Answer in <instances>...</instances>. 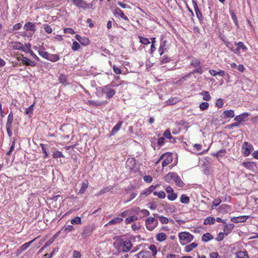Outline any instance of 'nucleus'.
<instances>
[{
    "instance_id": "1",
    "label": "nucleus",
    "mask_w": 258,
    "mask_h": 258,
    "mask_svg": "<svg viewBox=\"0 0 258 258\" xmlns=\"http://www.w3.org/2000/svg\"><path fill=\"white\" fill-rule=\"evenodd\" d=\"M165 181L169 183H172L173 181L176 186L182 187L184 186L185 183L181 180L180 177L175 172H169L164 177Z\"/></svg>"
},
{
    "instance_id": "2",
    "label": "nucleus",
    "mask_w": 258,
    "mask_h": 258,
    "mask_svg": "<svg viewBox=\"0 0 258 258\" xmlns=\"http://www.w3.org/2000/svg\"><path fill=\"white\" fill-rule=\"evenodd\" d=\"M180 243L181 245H185L194 239V236L188 232H181L178 233Z\"/></svg>"
},
{
    "instance_id": "3",
    "label": "nucleus",
    "mask_w": 258,
    "mask_h": 258,
    "mask_svg": "<svg viewBox=\"0 0 258 258\" xmlns=\"http://www.w3.org/2000/svg\"><path fill=\"white\" fill-rule=\"evenodd\" d=\"M162 160H163L162 167L164 168L172 162V155L169 152H166L160 156L158 160L156 162L155 164H157L158 163H159V162Z\"/></svg>"
},
{
    "instance_id": "4",
    "label": "nucleus",
    "mask_w": 258,
    "mask_h": 258,
    "mask_svg": "<svg viewBox=\"0 0 258 258\" xmlns=\"http://www.w3.org/2000/svg\"><path fill=\"white\" fill-rule=\"evenodd\" d=\"M158 225L157 219L152 217H149L145 221V226L147 230L150 231H153Z\"/></svg>"
},
{
    "instance_id": "5",
    "label": "nucleus",
    "mask_w": 258,
    "mask_h": 258,
    "mask_svg": "<svg viewBox=\"0 0 258 258\" xmlns=\"http://www.w3.org/2000/svg\"><path fill=\"white\" fill-rule=\"evenodd\" d=\"M190 66L195 68L192 71V73L203 74V71L201 66V62L198 58L193 57L190 63Z\"/></svg>"
},
{
    "instance_id": "6",
    "label": "nucleus",
    "mask_w": 258,
    "mask_h": 258,
    "mask_svg": "<svg viewBox=\"0 0 258 258\" xmlns=\"http://www.w3.org/2000/svg\"><path fill=\"white\" fill-rule=\"evenodd\" d=\"M115 244L121 247L122 250L124 252H126L130 251L131 247L133 246L132 243L130 240H126L124 241L120 240L118 241H116Z\"/></svg>"
},
{
    "instance_id": "7",
    "label": "nucleus",
    "mask_w": 258,
    "mask_h": 258,
    "mask_svg": "<svg viewBox=\"0 0 258 258\" xmlns=\"http://www.w3.org/2000/svg\"><path fill=\"white\" fill-rule=\"evenodd\" d=\"M101 91L106 94V98L110 99L115 94L114 89H112L109 85L101 87Z\"/></svg>"
},
{
    "instance_id": "8",
    "label": "nucleus",
    "mask_w": 258,
    "mask_h": 258,
    "mask_svg": "<svg viewBox=\"0 0 258 258\" xmlns=\"http://www.w3.org/2000/svg\"><path fill=\"white\" fill-rule=\"evenodd\" d=\"M253 149V146L250 143L247 142H244L241 147L242 153L244 156L247 157L250 155Z\"/></svg>"
},
{
    "instance_id": "9",
    "label": "nucleus",
    "mask_w": 258,
    "mask_h": 258,
    "mask_svg": "<svg viewBox=\"0 0 258 258\" xmlns=\"http://www.w3.org/2000/svg\"><path fill=\"white\" fill-rule=\"evenodd\" d=\"M165 190L168 194L167 199L168 200L173 201L177 199V194L174 191L173 188L170 185H168Z\"/></svg>"
},
{
    "instance_id": "10",
    "label": "nucleus",
    "mask_w": 258,
    "mask_h": 258,
    "mask_svg": "<svg viewBox=\"0 0 258 258\" xmlns=\"http://www.w3.org/2000/svg\"><path fill=\"white\" fill-rule=\"evenodd\" d=\"M113 14L116 18L120 17L125 21H129L128 18L125 15L123 11L119 8H115L113 11Z\"/></svg>"
},
{
    "instance_id": "11",
    "label": "nucleus",
    "mask_w": 258,
    "mask_h": 258,
    "mask_svg": "<svg viewBox=\"0 0 258 258\" xmlns=\"http://www.w3.org/2000/svg\"><path fill=\"white\" fill-rule=\"evenodd\" d=\"M95 226L94 225H89L86 226L82 233V236L84 237H87L90 236L95 229Z\"/></svg>"
},
{
    "instance_id": "12",
    "label": "nucleus",
    "mask_w": 258,
    "mask_h": 258,
    "mask_svg": "<svg viewBox=\"0 0 258 258\" xmlns=\"http://www.w3.org/2000/svg\"><path fill=\"white\" fill-rule=\"evenodd\" d=\"M72 2L74 5L83 9H89L91 6L90 4H88L83 0H72Z\"/></svg>"
},
{
    "instance_id": "13",
    "label": "nucleus",
    "mask_w": 258,
    "mask_h": 258,
    "mask_svg": "<svg viewBox=\"0 0 258 258\" xmlns=\"http://www.w3.org/2000/svg\"><path fill=\"white\" fill-rule=\"evenodd\" d=\"M137 162L135 159L133 158H128L126 161V167L131 171H136L135 169Z\"/></svg>"
},
{
    "instance_id": "14",
    "label": "nucleus",
    "mask_w": 258,
    "mask_h": 258,
    "mask_svg": "<svg viewBox=\"0 0 258 258\" xmlns=\"http://www.w3.org/2000/svg\"><path fill=\"white\" fill-rule=\"evenodd\" d=\"M242 165L247 169L253 172L256 170L257 168L256 163L253 161L244 162L242 163Z\"/></svg>"
},
{
    "instance_id": "15",
    "label": "nucleus",
    "mask_w": 258,
    "mask_h": 258,
    "mask_svg": "<svg viewBox=\"0 0 258 258\" xmlns=\"http://www.w3.org/2000/svg\"><path fill=\"white\" fill-rule=\"evenodd\" d=\"M11 47L14 50H20L24 52H27V50L24 48L23 43L20 42H12L10 43Z\"/></svg>"
},
{
    "instance_id": "16",
    "label": "nucleus",
    "mask_w": 258,
    "mask_h": 258,
    "mask_svg": "<svg viewBox=\"0 0 258 258\" xmlns=\"http://www.w3.org/2000/svg\"><path fill=\"white\" fill-rule=\"evenodd\" d=\"M40 237V236H38V237H37L36 238H34V239H33L32 240L30 241H29L28 242H26L24 244H23L22 245H21L20 247H19L17 250V252L20 254L21 253H22V252H23L24 250H25L26 249H27L30 245V244L31 243H32L36 239H37L38 238H39Z\"/></svg>"
},
{
    "instance_id": "17",
    "label": "nucleus",
    "mask_w": 258,
    "mask_h": 258,
    "mask_svg": "<svg viewBox=\"0 0 258 258\" xmlns=\"http://www.w3.org/2000/svg\"><path fill=\"white\" fill-rule=\"evenodd\" d=\"M75 38L83 46L88 45L90 43V41L88 38L82 37L79 34H76Z\"/></svg>"
},
{
    "instance_id": "18",
    "label": "nucleus",
    "mask_w": 258,
    "mask_h": 258,
    "mask_svg": "<svg viewBox=\"0 0 258 258\" xmlns=\"http://www.w3.org/2000/svg\"><path fill=\"white\" fill-rule=\"evenodd\" d=\"M234 44L237 46L234 49V53H238L240 49H242L243 51H245L247 50V47L242 42H235Z\"/></svg>"
},
{
    "instance_id": "19",
    "label": "nucleus",
    "mask_w": 258,
    "mask_h": 258,
    "mask_svg": "<svg viewBox=\"0 0 258 258\" xmlns=\"http://www.w3.org/2000/svg\"><path fill=\"white\" fill-rule=\"evenodd\" d=\"M22 57L21 58V61H22V63L27 66H31V67H35L36 66V63L33 61L31 60L30 59L28 58L27 57L23 56V55H22Z\"/></svg>"
},
{
    "instance_id": "20",
    "label": "nucleus",
    "mask_w": 258,
    "mask_h": 258,
    "mask_svg": "<svg viewBox=\"0 0 258 258\" xmlns=\"http://www.w3.org/2000/svg\"><path fill=\"white\" fill-rule=\"evenodd\" d=\"M250 115V114L248 112H244L241 114L236 116L234 118V120L238 121L239 123L242 122H244L246 120V117Z\"/></svg>"
},
{
    "instance_id": "21",
    "label": "nucleus",
    "mask_w": 258,
    "mask_h": 258,
    "mask_svg": "<svg viewBox=\"0 0 258 258\" xmlns=\"http://www.w3.org/2000/svg\"><path fill=\"white\" fill-rule=\"evenodd\" d=\"M24 29L26 31H30L33 32V33L36 31V27L34 23L32 22H27L24 26Z\"/></svg>"
},
{
    "instance_id": "22",
    "label": "nucleus",
    "mask_w": 258,
    "mask_h": 258,
    "mask_svg": "<svg viewBox=\"0 0 258 258\" xmlns=\"http://www.w3.org/2000/svg\"><path fill=\"white\" fill-rule=\"evenodd\" d=\"M164 36L162 35L161 36V43L159 48V52L160 55H162L165 51V46L166 45V40H163Z\"/></svg>"
},
{
    "instance_id": "23",
    "label": "nucleus",
    "mask_w": 258,
    "mask_h": 258,
    "mask_svg": "<svg viewBox=\"0 0 258 258\" xmlns=\"http://www.w3.org/2000/svg\"><path fill=\"white\" fill-rule=\"evenodd\" d=\"M248 217L247 216H241L237 217H233L231 219V220L232 222L235 223L244 222L246 221Z\"/></svg>"
},
{
    "instance_id": "24",
    "label": "nucleus",
    "mask_w": 258,
    "mask_h": 258,
    "mask_svg": "<svg viewBox=\"0 0 258 258\" xmlns=\"http://www.w3.org/2000/svg\"><path fill=\"white\" fill-rule=\"evenodd\" d=\"M122 121H119L117 124L113 127L111 132L110 133V136L114 135L121 128L122 124Z\"/></svg>"
},
{
    "instance_id": "25",
    "label": "nucleus",
    "mask_w": 258,
    "mask_h": 258,
    "mask_svg": "<svg viewBox=\"0 0 258 258\" xmlns=\"http://www.w3.org/2000/svg\"><path fill=\"white\" fill-rule=\"evenodd\" d=\"M227 153V151L225 149H221L216 152L211 153L213 156L218 157H223L225 156Z\"/></svg>"
},
{
    "instance_id": "26",
    "label": "nucleus",
    "mask_w": 258,
    "mask_h": 258,
    "mask_svg": "<svg viewBox=\"0 0 258 258\" xmlns=\"http://www.w3.org/2000/svg\"><path fill=\"white\" fill-rule=\"evenodd\" d=\"M151 256V253L147 250H141L137 254L138 258H149Z\"/></svg>"
},
{
    "instance_id": "27",
    "label": "nucleus",
    "mask_w": 258,
    "mask_h": 258,
    "mask_svg": "<svg viewBox=\"0 0 258 258\" xmlns=\"http://www.w3.org/2000/svg\"><path fill=\"white\" fill-rule=\"evenodd\" d=\"M234 227L233 224H226L224 228V231L226 235L230 233Z\"/></svg>"
},
{
    "instance_id": "28",
    "label": "nucleus",
    "mask_w": 258,
    "mask_h": 258,
    "mask_svg": "<svg viewBox=\"0 0 258 258\" xmlns=\"http://www.w3.org/2000/svg\"><path fill=\"white\" fill-rule=\"evenodd\" d=\"M58 80L59 83L62 84L64 86H67L68 84V83L67 82V77L65 75L63 74H60L58 78Z\"/></svg>"
},
{
    "instance_id": "29",
    "label": "nucleus",
    "mask_w": 258,
    "mask_h": 258,
    "mask_svg": "<svg viewBox=\"0 0 258 258\" xmlns=\"http://www.w3.org/2000/svg\"><path fill=\"white\" fill-rule=\"evenodd\" d=\"M123 221V219L120 217H115L111 220L107 224V225H115L121 223Z\"/></svg>"
},
{
    "instance_id": "30",
    "label": "nucleus",
    "mask_w": 258,
    "mask_h": 258,
    "mask_svg": "<svg viewBox=\"0 0 258 258\" xmlns=\"http://www.w3.org/2000/svg\"><path fill=\"white\" fill-rule=\"evenodd\" d=\"M215 223V219L213 217H208L205 219L204 221V224L205 225H211L214 224Z\"/></svg>"
},
{
    "instance_id": "31",
    "label": "nucleus",
    "mask_w": 258,
    "mask_h": 258,
    "mask_svg": "<svg viewBox=\"0 0 258 258\" xmlns=\"http://www.w3.org/2000/svg\"><path fill=\"white\" fill-rule=\"evenodd\" d=\"M13 119H14L13 113L12 111H11L8 115L6 126H12Z\"/></svg>"
},
{
    "instance_id": "32",
    "label": "nucleus",
    "mask_w": 258,
    "mask_h": 258,
    "mask_svg": "<svg viewBox=\"0 0 258 258\" xmlns=\"http://www.w3.org/2000/svg\"><path fill=\"white\" fill-rule=\"evenodd\" d=\"M198 246L196 242H192L184 247V250L186 252H189Z\"/></svg>"
},
{
    "instance_id": "33",
    "label": "nucleus",
    "mask_w": 258,
    "mask_h": 258,
    "mask_svg": "<svg viewBox=\"0 0 258 258\" xmlns=\"http://www.w3.org/2000/svg\"><path fill=\"white\" fill-rule=\"evenodd\" d=\"M60 59L59 55L49 53L47 59L52 62H56Z\"/></svg>"
},
{
    "instance_id": "34",
    "label": "nucleus",
    "mask_w": 258,
    "mask_h": 258,
    "mask_svg": "<svg viewBox=\"0 0 258 258\" xmlns=\"http://www.w3.org/2000/svg\"><path fill=\"white\" fill-rule=\"evenodd\" d=\"M236 254L238 258H249L248 254L246 250L238 251Z\"/></svg>"
},
{
    "instance_id": "35",
    "label": "nucleus",
    "mask_w": 258,
    "mask_h": 258,
    "mask_svg": "<svg viewBox=\"0 0 258 258\" xmlns=\"http://www.w3.org/2000/svg\"><path fill=\"white\" fill-rule=\"evenodd\" d=\"M167 236L165 233L163 232L158 233L156 236V239L157 241L162 242L166 239Z\"/></svg>"
},
{
    "instance_id": "36",
    "label": "nucleus",
    "mask_w": 258,
    "mask_h": 258,
    "mask_svg": "<svg viewBox=\"0 0 258 258\" xmlns=\"http://www.w3.org/2000/svg\"><path fill=\"white\" fill-rule=\"evenodd\" d=\"M213 236L210 233H206L204 234L202 237V239L204 242H208L213 239Z\"/></svg>"
},
{
    "instance_id": "37",
    "label": "nucleus",
    "mask_w": 258,
    "mask_h": 258,
    "mask_svg": "<svg viewBox=\"0 0 258 258\" xmlns=\"http://www.w3.org/2000/svg\"><path fill=\"white\" fill-rule=\"evenodd\" d=\"M180 201L182 204H188L190 201V198L185 194H182L180 198Z\"/></svg>"
},
{
    "instance_id": "38",
    "label": "nucleus",
    "mask_w": 258,
    "mask_h": 258,
    "mask_svg": "<svg viewBox=\"0 0 258 258\" xmlns=\"http://www.w3.org/2000/svg\"><path fill=\"white\" fill-rule=\"evenodd\" d=\"M201 94L203 96V100L205 101H210L211 99V96L209 93L207 91H203Z\"/></svg>"
},
{
    "instance_id": "39",
    "label": "nucleus",
    "mask_w": 258,
    "mask_h": 258,
    "mask_svg": "<svg viewBox=\"0 0 258 258\" xmlns=\"http://www.w3.org/2000/svg\"><path fill=\"white\" fill-rule=\"evenodd\" d=\"M154 215L157 216L160 222L163 224H167L169 222L168 218L166 217L163 216H158L157 214H155Z\"/></svg>"
},
{
    "instance_id": "40",
    "label": "nucleus",
    "mask_w": 258,
    "mask_h": 258,
    "mask_svg": "<svg viewBox=\"0 0 258 258\" xmlns=\"http://www.w3.org/2000/svg\"><path fill=\"white\" fill-rule=\"evenodd\" d=\"M223 115L226 117L232 118L234 116V110L232 109L225 110L223 112Z\"/></svg>"
},
{
    "instance_id": "41",
    "label": "nucleus",
    "mask_w": 258,
    "mask_h": 258,
    "mask_svg": "<svg viewBox=\"0 0 258 258\" xmlns=\"http://www.w3.org/2000/svg\"><path fill=\"white\" fill-rule=\"evenodd\" d=\"M194 8L195 11V13L196 14L197 17L199 19H200L201 18H202V15L199 9L198 6L196 3H194Z\"/></svg>"
},
{
    "instance_id": "42",
    "label": "nucleus",
    "mask_w": 258,
    "mask_h": 258,
    "mask_svg": "<svg viewBox=\"0 0 258 258\" xmlns=\"http://www.w3.org/2000/svg\"><path fill=\"white\" fill-rule=\"evenodd\" d=\"M179 101V99L177 97L171 98L167 101V104L168 105H174Z\"/></svg>"
},
{
    "instance_id": "43",
    "label": "nucleus",
    "mask_w": 258,
    "mask_h": 258,
    "mask_svg": "<svg viewBox=\"0 0 258 258\" xmlns=\"http://www.w3.org/2000/svg\"><path fill=\"white\" fill-rule=\"evenodd\" d=\"M153 195L154 196H157L160 199H164L166 197L165 192L164 191H154Z\"/></svg>"
},
{
    "instance_id": "44",
    "label": "nucleus",
    "mask_w": 258,
    "mask_h": 258,
    "mask_svg": "<svg viewBox=\"0 0 258 258\" xmlns=\"http://www.w3.org/2000/svg\"><path fill=\"white\" fill-rule=\"evenodd\" d=\"M139 38L140 39V42L142 44L148 45L150 43V41L147 38L139 36Z\"/></svg>"
},
{
    "instance_id": "45",
    "label": "nucleus",
    "mask_w": 258,
    "mask_h": 258,
    "mask_svg": "<svg viewBox=\"0 0 258 258\" xmlns=\"http://www.w3.org/2000/svg\"><path fill=\"white\" fill-rule=\"evenodd\" d=\"M88 181L86 182H83L82 184L81 187L79 190V193L80 194H84L87 188H88Z\"/></svg>"
},
{
    "instance_id": "46",
    "label": "nucleus",
    "mask_w": 258,
    "mask_h": 258,
    "mask_svg": "<svg viewBox=\"0 0 258 258\" xmlns=\"http://www.w3.org/2000/svg\"><path fill=\"white\" fill-rule=\"evenodd\" d=\"M38 54L43 58H44L47 59L48 57L49 56V53L47 51H45L42 50H38Z\"/></svg>"
},
{
    "instance_id": "47",
    "label": "nucleus",
    "mask_w": 258,
    "mask_h": 258,
    "mask_svg": "<svg viewBox=\"0 0 258 258\" xmlns=\"http://www.w3.org/2000/svg\"><path fill=\"white\" fill-rule=\"evenodd\" d=\"M52 157L53 158L56 159V158H61V157L63 158V157H64V156L61 152L58 151H56L53 153Z\"/></svg>"
},
{
    "instance_id": "48",
    "label": "nucleus",
    "mask_w": 258,
    "mask_h": 258,
    "mask_svg": "<svg viewBox=\"0 0 258 258\" xmlns=\"http://www.w3.org/2000/svg\"><path fill=\"white\" fill-rule=\"evenodd\" d=\"M86 104L89 105H94L96 106H98L101 105L102 103L99 101H95L94 100H88Z\"/></svg>"
},
{
    "instance_id": "49",
    "label": "nucleus",
    "mask_w": 258,
    "mask_h": 258,
    "mask_svg": "<svg viewBox=\"0 0 258 258\" xmlns=\"http://www.w3.org/2000/svg\"><path fill=\"white\" fill-rule=\"evenodd\" d=\"M109 64L110 66L112 68L113 71L114 73L116 74H121V70L117 68L116 66H115L114 64L112 65L111 62L109 61Z\"/></svg>"
},
{
    "instance_id": "50",
    "label": "nucleus",
    "mask_w": 258,
    "mask_h": 258,
    "mask_svg": "<svg viewBox=\"0 0 258 258\" xmlns=\"http://www.w3.org/2000/svg\"><path fill=\"white\" fill-rule=\"evenodd\" d=\"M72 224H80L81 223V219L80 217H76L71 221Z\"/></svg>"
},
{
    "instance_id": "51",
    "label": "nucleus",
    "mask_w": 258,
    "mask_h": 258,
    "mask_svg": "<svg viewBox=\"0 0 258 258\" xmlns=\"http://www.w3.org/2000/svg\"><path fill=\"white\" fill-rule=\"evenodd\" d=\"M137 219V217L135 216H132L126 218L125 219V223L127 224L131 223L135 220Z\"/></svg>"
},
{
    "instance_id": "52",
    "label": "nucleus",
    "mask_w": 258,
    "mask_h": 258,
    "mask_svg": "<svg viewBox=\"0 0 258 258\" xmlns=\"http://www.w3.org/2000/svg\"><path fill=\"white\" fill-rule=\"evenodd\" d=\"M43 28L44 29L45 31L48 34H50L52 32V28L47 24L43 25Z\"/></svg>"
},
{
    "instance_id": "53",
    "label": "nucleus",
    "mask_w": 258,
    "mask_h": 258,
    "mask_svg": "<svg viewBox=\"0 0 258 258\" xmlns=\"http://www.w3.org/2000/svg\"><path fill=\"white\" fill-rule=\"evenodd\" d=\"M209 106V103H208L207 102H204L201 103L200 104L199 107H200V108L201 110H205L208 109Z\"/></svg>"
},
{
    "instance_id": "54",
    "label": "nucleus",
    "mask_w": 258,
    "mask_h": 258,
    "mask_svg": "<svg viewBox=\"0 0 258 258\" xmlns=\"http://www.w3.org/2000/svg\"><path fill=\"white\" fill-rule=\"evenodd\" d=\"M81 48V46L79 43L77 41H74L72 46V49L74 51L79 50Z\"/></svg>"
},
{
    "instance_id": "55",
    "label": "nucleus",
    "mask_w": 258,
    "mask_h": 258,
    "mask_svg": "<svg viewBox=\"0 0 258 258\" xmlns=\"http://www.w3.org/2000/svg\"><path fill=\"white\" fill-rule=\"evenodd\" d=\"M63 229H64L65 232L69 233L70 232L73 231L74 230V227H73V226H72L71 225H65L63 227Z\"/></svg>"
},
{
    "instance_id": "56",
    "label": "nucleus",
    "mask_w": 258,
    "mask_h": 258,
    "mask_svg": "<svg viewBox=\"0 0 258 258\" xmlns=\"http://www.w3.org/2000/svg\"><path fill=\"white\" fill-rule=\"evenodd\" d=\"M34 104L30 105L29 107L27 108L25 110V114H31L33 113V110H34Z\"/></svg>"
},
{
    "instance_id": "57",
    "label": "nucleus",
    "mask_w": 258,
    "mask_h": 258,
    "mask_svg": "<svg viewBox=\"0 0 258 258\" xmlns=\"http://www.w3.org/2000/svg\"><path fill=\"white\" fill-rule=\"evenodd\" d=\"M149 248L151 251H152V255L153 256H155L157 252L156 246L154 244H151L149 246Z\"/></svg>"
},
{
    "instance_id": "58",
    "label": "nucleus",
    "mask_w": 258,
    "mask_h": 258,
    "mask_svg": "<svg viewBox=\"0 0 258 258\" xmlns=\"http://www.w3.org/2000/svg\"><path fill=\"white\" fill-rule=\"evenodd\" d=\"M224 43L225 45L229 49V50L234 52V49L235 48H234L233 45L231 42L229 41H225Z\"/></svg>"
},
{
    "instance_id": "59",
    "label": "nucleus",
    "mask_w": 258,
    "mask_h": 258,
    "mask_svg": "<svg viewBox=\"0 0 258 258\" xmlns=\"http://www.w3.org/2000/svg\"><path fill=\"white\" fill-rule=\"evenodd\" d=\"M117 5L123 9H131V7L130 5H128L126 4H124L122 2H120V1L117 2Z\"/></svg>"
},
{
    "instance_id": "60",
    "label": "nucleus",
    "mask_w": 258,
    "mask_h": 258,
    "mask_svg": "<svg viewBox=\"0 0 258 258\" xmlns=\"http://www.w3.org/2000/svg\"><path fill=\"white\" fill-rule=\"evenodd\" d=\"M165 138L168 139H171L172 138V136H171L170 131L169 130H166L163 134Z\"/></svg>"
},
{
    "instance_id": "61",
    "label": "nucleus",
    "mask_w": 258,
    "mask_h": 258,
    "mask_svg": "<svg viewBox=\"0 0 258 258\" xmlns=\"http://www.w3.org/2000/svg\"><path fill=\"white\" fill-rule=\"evenodd\" d=\"M224 103L223 100L221 98H219L217 100L216 105L218 108H222L223 106Z\"/></svg>"
},
{
    "instance_id": "62",
    "label": "nucleus",
    "mask_w": 258,
    "mask_h": 258,
    "mask_svg": "<svg viewBox=\"0 0 258 258\" xmlns=\"http://www.w3.org/2000/svg\"><path fill=\"white\" fill-rule=\"evenodd\" d=\"M221 203V200L220 198L214 199L213 202V205L214 206L215 208L218 207Z\"/></svg>"
},
{
    "instance_id": "63",
    "label": "nucleus",
    "mask_w": 258,
    "mask_h": 258,
    "mask_svg": "<svg viewBox=\"0 0 258 258\" xmlns=\"http://www.w3.org/2000/svg\"><path fill=\"white\" fill-rule=\"evenodd\" d=\"M170 60V58L167 56V55H164L162 57V59L161 60V63L162 64L166 63L169 62Z\"/></svg>"
},
{
    "instance_id": "64",
    "label": "nucleus",
    "mask_w": 258,
    "mask_h": 258,
    "mask_svg": "<svg viewBox=\"0 0 258 258\" xmlns=\"http://www.w3.org/2000/svg\"><path fill=\"white\" fill-rule=\"evenodd\" d=\"M140 212L142 214L143 217H147L150 214L149 211L146 209H142L140 211Z\"/></svg>"
}]
</instances>
